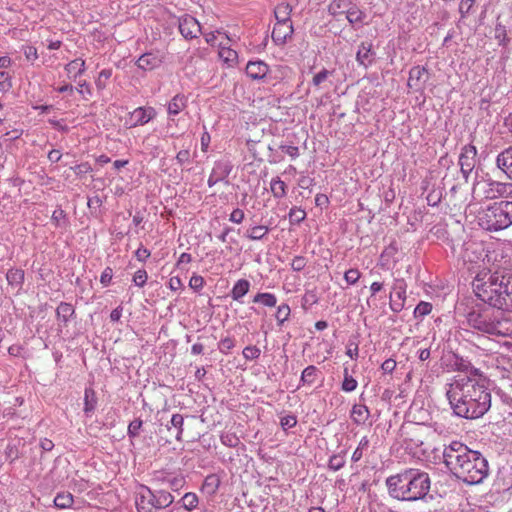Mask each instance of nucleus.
<instances>
[{"instance_id":"1","label":"nucleus","mask_w":512,"mask_h":512,"mask_svg":"<svg viewBox=\"0 0 512 512\" xmlns=\"http://www.w3.org/2000/svg\"><path fill=\"white\" fill-rule=\"evenodd\" d=\"M445 393L453 414L461 418L478 419L491 407L488 380L476 368H471L469 374L453 377Z\"/></svg>"},{"instance_id":"2","label":"nucleus","mask_w":512,"mask_h":512,"mask_svg":"<svg viewBox=\"0 0 512 512\" xmlns=\"http://www.w3.org/2000/svg\"><path fill=\"white\" fill-rule=\"evenodd\" d=\"M443 462L455 477L469 485L480 484L489 473L486 458L458 441L445 446Z\"/></svg>"},{"instance_id":"3","label":"nucleus","mask_w":512,"mask_h":512,"mask_svg":"<svg viewBox=\"0 0 512 512\" xmlns=\"http://www.w3.org/2000/svg\"><path fill=\"white\" fill-rule=\"evenodd\" d=\"M476 297L490 307L512 312V272L482 270L473 282Z\"/></svg>"},{"instance_id":"4","label":"nucleus","mask_w":512,"mask_h":512,"mask_svg":"<svg viewBox=\"0 0 512 512\" xmlns=\"http://www.w3.org/2000/svg\"><path fill=\"white\" fill-rule=\"evenodd\" d=\"M459 314L465 317L468 328L489 335L508 337L512 335V319L482 304L459 303Z\"/></svg>"},{"instance_id":"5","label":"nucleus","mask_w":512,"mask_h":512,"mask_svg":"<svg viewBox=\"0 0 512 512\" xmlns=\"http://www.w3.org/2000/svg\"><path fill=\"white\" fill-rule=\"evenodd\" d=\"M385 483L392 498L408 502L424 499L431 486L428 473L415 468H406L391 475Z\"/></svg>"},{"instance_id":"6","label":"nucleus","mask_w":512,"mask_h":512,"mask_svg":"<svg viewBox=\"0 0 512 512\" xmlns=\"http://www.w3.org/2000/svg\"><path fill=\"white\" fill-rule=\"evenodd\" d=\"M479 226L487 231H499L512 225V201L489 205L478 213Z\"/></svg>"},{"instance_id":"7","label":"nucleus","mask_w":512,"mask_h":512,"mask_svg":"<svg viewBox=\"0 0 512 512\" xmlns=\"http://www.w3.org/2000/svg\"><path fill=\"white\" fill-rule=\"evenodd\" d=\"M472 193L476 200L508 198L512 195V183L482 178L474 182Z\"/></svg>"},{"instance_id":"8","label":"nucleus","mask_w":512,"mask_h":512,"mask_svg":"<svg viewBox=\"0 0 512 512\" xmlns=\"http://www.w3.org/2000/svg\"><path fill=\"white\" fill-rule=\"evenodd\" d=\"M173 501L174 497L168 491H152L150 488L142 486L136 499V506L139 512H151L153 509L166 508Z\"/></svg>"},{"instance_id":"9","label":"nucleus","mask_w":512,"mask_h":512,"mask_svg":"<svg viewBox=\"0 0 512 512\" xmlns=\"http://www.w3.org/2000/svg\"><path fill=\"white\" fill-rule=\"evenodd\" d=\"M407 298V284L404 279H395L389 294V306L394 313L401 312Z\"/></svg>"},{"instance_id":"10","label":"nucleus","mask_w":512,"mask_h":512,"mask_svg":"<svg viewBox=\"0 0 512 512\" xmlns=\"http://www.w3.org/2000/svg\"><path fill=\"white\" fill-rule=\"evenodd\" d=\"M233 165L228 160H218L214 163L210 176L208 178V186L212 187L215 184L225 181L226 184L229 182L227 178L231 173Z\"/></svg>"},{"instance_id":"11","label":"nucleus","mask_w":512,"mask_h":512,"mask_svg":"<svg viewBox=\"0 0 512 512\" xmlns=\"http://www.w3.org/2000/svg\"><path fill=\"white\" fill-rule=\"evenodd\" d=\"M477 150L473 145H465L459 156V165L465 179L468 178L476 164Z\"/></svg>"},{"instance_id":"12","label":"nucleus","mask_w":512,"mask_h":512,"mask_svg":"<svg viewBox=\"0 0 512 512\" xmlns=\"http://www.w3.org/2000/svg\"><path fill=\"white\" fill-rule=\"evenodd\" d=\"M179 31L186 39L196 38L201 33V26L197 19L190 15H184L178 21Z\"/></svg>"},{"instance_id":"13","label":"nucleus","mask_w":512,"mask_h":512,"mask_svg":"<svg viewBox=\"0 0 512 512\" xmlns=\"http://www.w3.org/2000/svg\"><path fill=\"white\" fill-rule=\"evenodd\" d=\"M156 116V112L152 107H138L132 111L126 119V124L130 127L140 126L148 123Z\"/></svg>"},{"instance_id":"14","label":"nucleus","mask_w":512,"mask_h":512,"mask_svg":"<svg viewBox=\"0 0 512 512\" xmlns=\"http://www.w3.org/2000/svg\"><path fill=\"white\" fill-rule=\"evenodd\" d=\"M427 79L428 72L425 67H412L409 71L408 86L414 90H420L424 87Z\"/></svg>"},{"instance_id":"15","label":"nucleus","mask_w":512,"mask_h":512,"mask_svg":"<svg viewBox=\"0 0 512 512\" xmlns=\"http://www.w3.org/2000/svg\"><path fill=\"white\" fill-rule=\"evenodd\" d=\"M293 34V26L291 22L276 23L272 31V40L277 45H283L287 39Z\"/></svg>"},{"instance_id":"16","label":"nucleus","mask_w":512,"mask_h":512,"mask_svg":"<svg viewBox=\"0 0 512 512\" xmlns=\"http://www.w3.org/2000/svg\"><path fill=\"white\" fill-rule=\"evenodd\" d=\"M269 72V66L262 60L249 61L246 65V75L251 80H262Z\"/></svg>"},{"instance_id":"17","label":"nucleus","mask_w":512,"mask_h":512,"mask_svg":"<svg viewBox=\"0 0 512 512\" xmlns=\"http://www.w3.org/2000/svg\"><path fill=\"white\" fill-rule=\"evenodd\" d=\"M161 63L162 57L156 52L144 53L136 61L138 68L145 71L156 69Z\"/></svg>"},{"instance_id":"18","label":"nucleus","mask_w":512,"mask_h":512,"mask_svg":"<svg viewBox=\"0 0 512 512\" xmlns=\"http://www.w3.org/2000/svg\"><path fill=\"white\" fill-rule=\"evenodd\" d=\"M74 307L67 302H61L56 308V316L58 326L60 328L66 327L69 320L74 316Z\"/></svg>"},{"instance_id":"19","label":"nucleus","mask_w":512,"mask_h":512,"mask_svg":"<svg viewBox=\"0 0 512 512\" xmlns=\"http://www.w3.org/2000/svg\"><path fill=\"white\" fill-rule=\"evenodd\" d=\"M496 164L510 179H512V146L502 151L496 158Z\"/></svg>"},{"instance_id":"20","label":"nucleus","mask_w":512,"mask_h":512,"mask_svg":"<svg viewBox=\"0 0 512 512\" xmlns=\"http://www.w3.org/2000/svg\"><path fill=\"white\" fill-rule=\"evenodd\" d=\"M373 51H372V44H368L365 42H362L359 47L358 51L356 53V61L359 65L368 67L373 62Z\"/></svg>"},{"instance_id":"21","label":"nucleus","mask_w":512,"mask_h":512,"mask_svg":"<svg viewBox=\"0 0 512 512\" xmlns=\"http://www.w3.org/2000/svg\"><path fill=\"white\" fill-rule=\"evenodd\" d=\"M370 416L369 409L366 405L355 404L352 407L350 417L352 421L357 425H363L366 423Z\"/></svg>"},{"instance_id":"22","label":"nucleus","mask_w":512,"mask_h":512,"mask_svg":"<svg viewBox=\"0 0 512 512\" xmlns=\"http://www.w3.org/2000/svg\"><path fill=\"white\" fill-rule=\"evenodd\" d=\"M86 70L85 60L81 58L74 59L65 65V71L69 78L76 80Z\"/></svg>"},{"instance_id":"23","label":"nucleus","mask_w":512,"mask_h":512,"mask_svg":"<svg viewBox=\"0 0 512 512\" xmlns=\"http://www.w3.org/2000/svg\"><path fill=\"white\" fill-rule=\"evenodd\" d=\"M218 55L220 59L227 64L228 67H233L236 65L238 60V54L235 50L231 49L230 47H227L220 43V48Z\"/></svg>"},{"instance_id":"24","label":"nucleus","mask_w":512,"mask_h":512,"mask_svg":"<svg viewBox=\"0 0 512 512\" xmlns=\"http://www.w3.org/2000/svg\"><path fill=\"white\" fill-rule=\"evenodd\" d=\"M250 282L246 279H239L231 290V297L235 301L241 302L242 298L249 292Z\"/></svg>"},{"instance_id":"25","label":"nucleus","mask_w":512,"mask_h":512,"mask_svg":"<svg viewBox=\"0 0 512 512\" xmlns=\"http://www.w3.org/2000/svg\"><path fill=\"white\" fill-rule=\"evenodd\" d=\"M346 18L350 24H358L363 22L366 14L356 4L351 2L350 7L347 9Z\"/></svg>"},{"instance_id":"26","label":"nucleus","mask_w":512,"mask_h":512,"mask_svg":"<svg viewBox=\"0 0 512 512\" xmlns=\"http://www.w3.org/2000/svg\"><path fill=\"white\" fill-rule=\"evenodd\" d=\"M270 190L275 198L281 199L286 196L287 186L279 177H274L270 182Z\"/></svg>"},{"instance_id":"27","label":"nucleus","mask_w":512,"mask_h":512,"mask_svg":"<svg viewBox=\"0 0 512 512\" xmlns=\"http://www.w3.org/2000/svg\"><path fill=\"white\" fill-rule=\"evenodd\" d=\"M24 271L22 269H10L6 274V279L9 285L21 288L24 282Z\"/></svg>"},{"instance_id":"28","label":"nucleus","mask_w":512,"mask_h":512,"mask_svg":"<svg viewBox=\"0 0 512 512\" xmlns=\"http://www.w3.org/2000/svg\"><path fill=\"white\" fill-rule=\"evenodd\" d=\"M186 106V98L183 95H176L168 104L169 115L179 114Z\"/></svg>"},{"instance_id":"29","label":"nucleus","mask_w":512,"mask_h":512,"mask_svg":"<svg viewBox=\"0 0 512 512\" xmlns=\"http://www.w3.org/2000/svg\"><path fill=\"white\" fill-rule=\"evenodd\" d=\"M351 2L352 0H333L328 5V12L333 16L344 12L346 13L347 9L350 7Z\"/></svg>"},{"instance_id":"30","label":"nucleus","mask_w":512,"mask_h":512,"mask_svg":"<svg viewBox=\"0 0 512 512\" xmlns=\"http://www.w3.org/2000/svg\"><path fill=\"white\" fill-rule=\"evenodd\" d=\"M73 502V495L69 492L58 493L54 498V505L60 509L70 508Z\"/></svg>"},{"instance_id":"31","label":"nucleus","mask_w":512,"mask_h":512,"mask_svg":"<svg viewBox=\"0 0 512 512\" xmlns=\"http://www.w3.org/2000/svg\"><path fill=\"white\" fill-rule=\"evenodd\" d=\"M482 255L480 245L476 243H468L465 248L464 259L469 262H476Z\"/></svg>"},{"instance_id":"32","label":"nucleus","mask_w":512,"mask_h":512,"mask_svg":"<svg viewBox=\"0 0 512 512\" xmlns=\"http://www.w3.org/2000/svg\"><path fill=\"white\" fill-rule=\"evenodd\" d=\"M254 303H260L266 307H274L277 304V297L273 293H257L253 298Z\"/></svg>"},{"instance_id":"33","label":"nucleus","mask_w":512,"mask_h":512,"mask_svg":"<svg viewBox=\"0 0 512 512\" xmlns=\"http://www.w3.org/2000/svg\"><path fill=\"white\" fill-rule=\"evenodd\" d=\"M318 372L319 370L316 366H307L301 374L300 383L302 385H312L316 380Z\"/></svg>"},{"instance_id":"34","label":"nucleus","mask_w":512,"mask_h":512,"mask_svg":"<svg viewBox=\"0 0 512 512\" xmlns=\"http://www.w3.org/2000/svg\"><path fill=\"white\" fill-rule=\"evenodd\" d=\"M268 232L269 228L267 226L258 225L248 229L245 235L250 240H261L268 234Z\"/></svg>"},{"instance_id":"35","label":"nucleus","mask_w":512,"mask_h":512,"mask_svg":"<svg viewBox=\"0 0 512 512\" xmlns=\"http://www.w3.org/2000/svg\"><path fill=\"white\" fill-rule=\"evenodd\" d=\"M275 18L277 20L276 23H280V22H291L290 20V13H291V8L289 7L288 4H279L276 8H275Z\"/></svg>"},{"instance_id":"36","label":"nucleus","mask_w":512,"mask_h":512,"mask_svg":"<svg viewBox=\"0 0 512 512\" xmlns=\"http://www.w3.org/2000/svg\"><path fill=\"white\" fill-rule=\"evenodd\" d=\"M181 502H182V506L187 511H192L193 509H195L197 507V505L199 503V499L195 493L188 492V493L184 494V496L181 499Z\"/></svg>"},{"instance_id":"37","label":"nucleus","mask_w":512,"mask_h":512,"mask_svg":"<svg viewBox=\"0 0 512 512\" xmlns=\"http://www.w3.org/2000/svg\"><path fill=\"white\" fill-rule=\"evenodd\" d=\"M171 427L177 430L176 440H182L184 417L181 414H173L170 421Z\"/></svg>"},{"instance_id":"38","label":"nucleus","mask_w":512,"mask_h":512,"mask_svg":"<svg viewBox=\"0 0 512 512\" xmlns=\"http://www.w3.org/2000/svg\"><path fill=\"white\" fill-rule=\"evenodd\" d=\"M220 481L216 475H209L205 478L203 484V490L208 494H214L219 487Z\"/></svg>"},{"instance_id":"39","label":"nucleus","mask_w":512,"mask_h":512,"mask_svg":"<svg viewBox=\"0 0 512 512\" xmlns=\"http://www.w3.org/2000/svg\"><path fill=\"white\" fill-rule=\"evenodd\" d=\"M368 446H369V439L367 436H363L360 439L357 448L355 449V451L352 454V458H351L352 461L358 462L363 457V453L365 450H367Z\"/></svg>"},{"instance_id":"40","label":"nucleus","mask_w":512,"mask_h":512,"mask_svg":"<svg viewBox=\"0 0 512 512\" xmlns=\"http://www.w3.org/2000/svg\"><path fill=\"white\" fill-rule=\"evenodd\" d=\"M432 311V304L429 302L421 301L417 304V306L414 309V317L417 319H421L428 314H430Z\"/></svg>"},{"instance_id":"41","label":"nucleus","mask_w":512,"mask_h":512,"mask_svg":"<svg viewBox=\"0 0 512 512\" xmlns=\"http://www.w3.org/2000/svg\"><path fill=\"white\" fill-rule=\"evenodd\" d=\"M290 307L288 304H281L278 306L277 308V311H276V314H275V318L278 322V325H283V323L285 321L288 320L289 316H290Z\"/></svg>"},{"instance_id":"42","label":"nucleus","mask_w":512,"mask_h":512,"mask_svg":"<svg viewBox=\"0 0 512 512\" xmlns=\"http://www.w3.org/2000/svg\"><path fill=\"white\" fill-rule=\"evenodd\" d=\"M96 406V400L94 399V392L91 389L85 390L84 397V412L89 414L94 411Z\"/></svg>"},{"instance_id":"43","label":"nucleus","mask_w":512,"mask_h":512,"mask_svg":"<svg viewBox=\"0 0 512 512\" xmlns=\"http://www.w3.org/2000/svg\"><path fill=\"white\" fill-rule=\"evenodd\" d=\"M306 218V212L299 208L293 207L289 211V220L292 224H299Z\"/></svg>"},{"instance_id":"44","label":"nucleus","mask_w":512,"mask_h":512,"mask_svg":"<svg viewBox=\"0 0 512 512\" xmlns=\"http://www.w3.org/2000/svg\"><path fill=\"white\" fill-rule=\"evenodd\" d=\"M332 74L333 71L323 68L313 76L311 83L315 87H320Z\"/></svg>"},{"instance_id":"45","label":"nucleus","mask_w":512,"mask_h":512,"mask_svg":"<svg viewBox=\"0 0 512 512\" xmlns=\"http://www.w3.org/2000/svg\"><path fill=\"white\" fill-rule=\"evenodd\" d=\"M345 463L344 455L335 454L330 457L328 467L333 471H338L344 467Z\"/></svg>"},{"instance_id":"46","label":"nucleus","mask_w":512,"mask_h":512,"mask_svg":"<svg viewBox=\"0 0 512 512\" xmlns=\"http://www.w3.org/2000/svg\"><path fill=\"white\" fill-rule=\"evenodd\" d=\"M383 288V283L381 282H373L371 285H370V292H371V296L370 298L367 299V305L369 307H372L373 309L376 308V303H375V296L377 293H379Z\"/></svg>"},{"instance_id":"47","label":"nucleus","mask_w":512,"mask_h":512,"mask_svg":"<svg viewBox=\"0 0 512 512\" xmlns=\"http://www.w3.org/2000/svg\"><path fill=\"white\" fill-rule=\"evenodd\" d=\"M361 277V272L357 268H351L344 273V279L349 285H354Z\"/></svg>"},{"instance_id":"48","label":"nucleus","mask_w":512,"mask_h":512,"mask_svg":"<svg viewBox=\"0 0 512 512\" xmlns=\"http://www.w3.org/2000/svg\"><path fill=\"white\" fill-rule=\"evenodd\" d=\"M242 354L246 360H254L260 356L261 350L257 346H247L243 349Z\"/></svg>"},{"instance_id":"49","label":"nucleus","mask_w":512,"mask_h":512,"mask_svg":"<svg viewBox=\"0 0 512 512\" xmlns=\"http://www.w3.org/2000/svg\"><path fill=\"white\" fill-rule=\"evenodd\" d=\"M112 75V71L110 69H103L100 71L98 78L95 81V84L98 89L102 90L106 87L105 81L109 79Z\"/></svg>"},{"instance_id":"50","label":"nucleus","mask_w":512,"mask_h":512,"mask_svg":"<svg viewBox=\"0 0 512 512\" xmlns=\"http://www.w3.org/2000/svg\"><path fill=\"white\" fill-rule=\"evenodd\" d=\"M147 279L148 275L144 269L137 270L133 275V282L138 287H143L146 284Z\"/></svg>"},{"instance_id":"51","label":"nucleus","mask_w":512,"mask_h":512,"mask_svg":"<svg viewBox=\"0 0 512 512\" xmlns=\"http://www.w3.org/2000/svg\"><path fill=\"white\" fill-rule=\"evenodd\" d=\"M357 388V381L350 375L345 373L344 380L342 382V390L345 392H352Z\"/></svg>"},{"instance_id":"52","label":"nucleus","mask_w":512,"mask_h":512,"mask_svg":"<svg viewBox=\"0 0 512 512\" xmlns=\"http://www.w3.org/2000/svg\"><path fill=\"white\" fill-rule=\"evenodd\" d=\"M235 346V341L233 338L231 337H226V338H223L220 342H219V350L221 353L223 354H228L230 352L231 349H233Z\"/></svg>"},{"instance_id":"53","label":"nucleus","mask_w":512,"mask_h":512,"mask_svg":"<svg viewBox=\"0 0 512 512\" xmlns=\"http://www.w3.org/2000/svg\"><path fill=\"white\" fill-rule=\"evenodd\" d=\"M142 425H143V422L141 419H135L132 422H130V424L128 426V431H127L128 436L131 438L138 436Z\"/></svg>"},{"instance_id":"54","label":"nucleus","mask_w":512,"mask_h":512,"mask_svg":"<svg viewBox=\"0 0 512 512\" xmlns=\"http://www.w3.org/2000/svg\"><path fill=\"white\" fill-rule=\"evenodd\" d=\"M205 284V280L202 276L200 275H192L190 280H189V287L195 291H199L203 288Z\"/></svg>"},{"instance_id":"55","label":"nucleus","mask_w":512,"mask_h":512,"mask_svg":"<svg viewBox=\"0 0 512 512\" xmlns=\"http://www.w3.org/2000/svg\"><path fill=\"white\" fill-rule=\"evenodd\" d=\"M307 265V260L304 256H295L291 262V268L293 271L300 272Z\"/></svg>"},{"instance_id":"56","label":"nucleus","mask_w":512,"mask_h":512,"mask_svg":"<svg viewBox=\"0 0 512 512\" xmlns=\"http://www.w3.org/2000/svg\"><path fill=\"white\" fill-rule=\"evenodd\" d=\"M495 38L499 41V44H505L507 40L506 28L501 23H497L495 26Z\"/></svg>"},{"instance_id":"57","label":"nucleus","mask_w":512,"mask_h":512,"mask_svg":"<svg viewBox=\"0 0 512 512\" xmlns=\"http://www.w3.org/2000/svg\"><path fill=\"white\" fill-rule=\"evenodd\" d=\"M22 52L28 61H35L38 58L37 49L34 46H23Z\"/></svg>"},{"instance_id":"58","label":"nucleus","mask_w":512,"mask_h":512,"mask_svg":"<svg viewBox=\"0 0 512 512\" xmlns=\"http://www.w3.org/2000/svg\"><path fill=\"white\" fill-rule=\"evenodd\" d=\"M113 277V270L110 267H106L100 276V282L103 286H108L111 283Z\"/></svg>"},{"instance_id":"59","label":"nucleus","mask_w":512,"mask_h":512,"mask_svg":"<svg viewBox=\"0 0 512 512\" xmlns=\"http://www.w3.org/2000/svg\"><path fill=\"white\" fill-rule=\"evenodd\" d=\"M244 217V211L242 209L236 208L231 212L229 220L233 223L240 224L244 220Z\"/></svg>"},{"instance_id":"60","label":"nucleus","mask_w":512,"mask_h":512,"mask_svg":"<svg viewBox=\"0 0 512 512\" xmlns=\"http://www.w3.org/2000/svg\"><path fill=\"white\" fill-rule=\"evenodd\" d=\"M150 255V251L142 245L135 251V257L140 262H145L150 257Z\"/></svg>"},{"instance_id":"61","label":"nucleus","mask_w":512,"mask_h":512,"mask_svg":"<svg viewBox=\"0 0 512 512\" xmlns=\"http://www.w3.org/2000/svg\"><path fill=\"white\" fill-rule=\"evenodd\" d=\"M297 420L295 416L287 415L281 418L280 424L284 429L292 428L296 425Z\"/></svg>"},{"instance_id":"62","label":"nucleus","mask_w":512,"mask_h":512,"mask_svg":"<svg viewBox=\"0 0 512 512\" xmlns=\"http://www.w3.org/2000/svg\"><path fill=\"white\" fill-rule=\"evenodd\" d=\"M475 0H461L459 5V12L464 17L474 5Z\"/></svg>"},{"instance_id":"63","label":"nucleus","mask_w":512,"mask_h":512,"mask_svg":"<svg viewBox=\"0 0 512 512\" xmlns=\"http://www.w3.org/2000/svg\"><path fill=\"white\" fill-rule=\"evenodd\" d=\"M168 287L172 291H178L183 287V283L179 277H171L168 281Z\"/></svg>"},{"instance_id":"64","label":"nucleus","mask_w":512,"mask_h":512,"mask_svg":"<svg viewBox=\"0 0 512 512\" xmlns=\"http://www.w3.org/2000/svg\"><path fill=\"white\" fill-rule=\"evenodd\" d=\"M51 220L57 225L60 226L62 221L65 220V213L62 209L55 210L52 214Z\"/></svg>"}]
</instances>
